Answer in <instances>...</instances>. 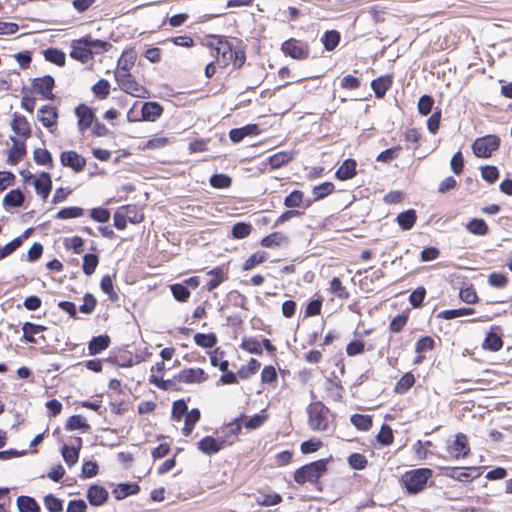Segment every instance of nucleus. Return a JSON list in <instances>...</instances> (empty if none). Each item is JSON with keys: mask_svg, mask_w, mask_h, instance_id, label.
Returning a JSON list of instances; mask_svg holds the SVG:
<instances>
[{"mask_svg": "<svg viewBox=\"0 0 512 512\" xmlns=\"http://www.w3.org/2000/svg\"><path fill=\"white\" fill-rule=\"evenodd\" d=\"M70 56L76 60L81 61L82 63H86L92 59L93 54L89 50L84 39L81 38L73 41Z\"/></svg>", "mask_w": 512, "mask_h": 512, "instance_id": "13", "label": "nucleus"}, {"mask_svg": "<svg viewBox=\"0 0 512 512\" xmlns=\"http://www.w3.org/2000/svg\"><path fill=\"white\" fill-rule=\"evenodd\" d=\"M62 456L66 464L71 467L78 461L79 450L73 446L64 445L62 448Z\"/></svg>", "mask_w": 512, "mask_h": 512, "instance_id": "47", "label": "nucleus"}, {"mask_svg": "<svg viewBox=\"0 0 512 512\" xmlns=\"http://www.w3.org/2000/svg\"><path fill=\"white\" fill-rule=\"evenodd\" d=\"M393 432L389 425L383 424L378 435L377 440L382 445H390L393 442Z\"/></svg>", "mask_w": 512, "mask_h": 512, "instance_id": "57", "label": "nucleus"}, {"mask_svg": "<svg viewBox=\"0 0 512 512\" xmlns=\"http://www.w3.org/2000/svg\"><path fill=\"white\" fill-rule=\"evenodd\" d=\"M334 184L332 182H324L315 186L312 190L314 201L321 200L330 195L334 191Z\"/></svg>", "mask_w": 512, "mask_h": 512, "instance_id": "40", "label": "nucleus"}, {"mask_svg": "<svg viewBox=\"0 0 512 512\" xmlns=\"http://www.w3.org/2000/svg\"><path fill=\"white\" fill-rule=\"evenodd\" d=\"M14 142L13 148L8 155V163L11 165L17 164L25 155L24 143H19L15 138H11Z\"/></svg>", "mask_w": 512, "mask_h": 512, "instance_id": "34", "label": "nucleus"}, {"mask_svg": "<svg viewBox=\"0 0 512 512\" xmlns=\"http://www.w3.org/2000/svg\"><path fill=\"white\" fill-rule=\"evenodd\" d=\"M44 505L49 512H61L63 510L62 501L52 494H49L44 498Z\"/></svg>", "mask_w": 512, "mask_h": 512, "instance_id": "60", "label": "nucleus"}, {"mask_svg": "<svg viewBox=\"0 0 512 512\" xmlns=\"http://www.w3.org/2000/svg\"><path fill=\"white\" fill-rule=\"evenodd\" d=\"M60 161L63 166L72 168L75 172H80L85 168L86 160L75 151H65L61 153Z\"/></svg>", "mask_w": 512, "mask_h": 512, "instance_id": "11", "label": "nucleus"}, {"mask_svg": "<svg viewBox=\"0 0 512 512\" xmlns=\"http://www.w3.org/2000/svg\"><path fill=\"white\" fill-rule=\"evenodd\" d=\"M308 424L314 431H326L330 423V411L322 402L311 403L307 407Z\"/></svg>", "mask_w": 512, "mask_h": 512, "instance_id": "2", "label": "nucleus"}, {"mask_svg": "<svg viewBox=\"0 0 512 512\" xmlns=\"http://www.w3.org/2000/svg\"><path fill=\"white\" fill-rule=\"evenodd\" d=\"M32 86L34 90L44 99L52 100L54 98L52 93L54 87L53 77L47 75L40 78H35L32 82Z\"/></svg>", "mask_w": 512, "mask_h": 512, "instance_id": "10", "label": "nucleus"}, {"mask_svg": "<svg viewBox=\"0 0 512 512\" xmlns=\"http://www.w3.org/2000/svg\"><path fill=\"white\" fill-rule=\"evenodd\" d=\"M281 50L285 55L296 60H305L309 56L308 45L294 38L285 41L281 46Z\"/></svg>", "mask_w": 512, "mask_h": 512, "instance_id": "7", "label": "nucleus"}, {"mask_svg": "<svg viewBox=\"0 0 512 512\" xmlns=\"http://www.w3.org/2000/svg\"><path fill=\"white\" fill-rule=\"evenodd\" d=\"M110 344V338L107 335H100L92 338L88 344V351L90 355H96L107 349Z\"/></svg>", "mask_w": 512, "mask_h": 512, "instance_id": "28", "label": "nucleus"}, {"mask_svg": "<svg viewBox=\"0 0 512 512\" xmlns=\"http://www.w3.org/2000/svg\"><path fill=\"white\" fill-rule=\"evenodd\" d=\"M114 76L119 88L123 92L137 98H150L149 91L139 84L131 74L121 72V74L114 73Z\"/></svg>", "mask_w": 512, "mask_h": 512, "instance_id": "4", "label": "nucleus"}, {"mask_svg": "<svg viewBox=\"0 0 512 512\" xmlns=\"http://www.w3.org/2000/svg\"><path fill=\"white\" fill-rule=\"evenodd\" d=\"M122 209H125L126 210V214H123L121 212H116L114 214V226L119 229V230H122L126 227L127 225V219L130 220V222L132 223H139L142 221L143 219V216L142 215H137L135 213V217H131L130 216V213L132 211H134V208H132L131 206H126V207H123Z\"/></svg>", "mask_w": 512, "mask_h": 512, "instance_id": "15", "label": "nucleus"}, {"mask_svg": "<svg viewBox=\"0 0 512 512\" xmlns=\"http://www.w3.org/2000/svg\"><path fill=\"white\" fill-rule=\"evenodd\" d=\"M259 133V127L256 124H249L241 128L232 129L229 132V137L232 142L239 143L246 136L257 135Z\"/></svg>", "mask_w": 512, "mask_h": 512, "instance_id": "18", "label": "nucleus"}, {"mask_svg": "<svg viewBox=\"0 0 512 512\" xmlns=\"http://www.w3.org/2000/svg\"><path fill=\"white\" fill-rule=\"evenodd\" d=\"M356 161L354 159H346L337 169L335 175L339 180H348L356 174Z\"/></svg>", "mask_w": 512, "mask_h": 512, "instance_id": "23", "label": "nucleus"}, {"mask_svg": "<svg viewBox=\"0 0 512 512\" xmlns=\"http://www.w3.org/2000/svg\"><path fill=\"white\" fill-rule=\"evenodd\" d=\"M83 301L84 303L79 308L80 312L84 314H91L95 310L97 304L95 297L90 293H86L83 297Z\"/></svg>", "mask_w": 512, "mask_h": 512, "instance_id": "63", "label": "nucleus"}, {"mask_svg": "<svg viewBox=\"0 0 512 512\" xmlns=\"http://www.w3.org/2000/svg\"><path fill=\"white\" fill-rule=\"evenodd\" d=\"M502 345L503 341L501 337L497 333L490 332L484 340L483 348L490 351H498L502 348Z\"/></svg>", "mask_w": 512, "mask_h": 512, "instance_id": "42", "label": "nucleus"}, {"mask_svg": "<svg viewBox=\"0 0 512 512\" xmlns=\"http://www.w3.org/2000/svg\"><path fill=\"white\" fill-rule=\"evenodd\" d=\"M34 160L39 165L51 164L52 156L47 149L37 148L34 150Z\"/></svg>", "mask_w": 512, "mask_h": 512, "instance_id": "62", "label": "nucleus"}, {"mask_svg": "<svg viewBox=\"0 0 512 512\" xmlns=\"http://www.w3.org/2000/svg\"><path fill=\"white\" fill-rule=\"evenodd\" d=\"M57 117V112L53 107L43 106L41 109L38 110V120L45 127H52L56 123Z\"/></svg>", "mask_w": 512, "mask_h": 512, "instance_id": "27", "label": "nucleus"}, {"mask_svg": "<svg viewBox=\"0 0 512 512\" xmlns=\"http://www.w3.org/2000/svg\"><path fill=\"white\" fill-rule=\"evenodd\" d=\"M252 226L244 222H238L232 227V236L236 239H243L250 235Z\"/></svg>", "mask_w": 512, "mask_h": 512, "instance_id": "54", "label": "nucleus"}, {"mask_svg": "<svg viewBox=\"0 0 512 512\" xmlns=\"http://www.w3.org/2000/svg\"><path fill=\"white\" fill-rule=\"evenodd\" d=\"M266 260V253L263 251L252 254L243 265V269L248 271L253 269L256 265L263 263Z\"/></svg>", "mask_w": 512, "mask_h": 512, "instance_id": "56", "label": "nucleus"}, {"mask_svg": "<svg viewBox=\"0 0 512 512\" xmlns=\"http://www.w3.org/2000/svg\"><path fill=\"white\" fill-rule=\"evenodd\" d=\"M468 232L478 236H485L489 232L488 225L483 219L473 218L466 224Z\"/></svg>", "mask_w": 512, "mask_h": 512, "instance_id": "30", "label": "nucleus"}, {"mask_svg": "<svg viewBox=\"0 0 512 512\" xmlns=\"http://www.w3.org/2000/svg\"><path fill=\"white\" fill-rule=\"evenodd\" d=\"M24 202V195L19 189L11 190L3 199L5 207H20Z\"/></svg>", "mask_w": 512, "mask_h": 512, "instance_id": "32", "label": "nucleus"}, {"mask_svg": "<svg viewBox=\"0 0 512 512\" xmlns=\"http://www.w3.org/2000/svg\"><path fill=\"white\" fill-rule=\"evenodd\" d=\"M171 292L174 298L180 302H186L190 297V291L184 284H173L171 285Z\"/></svg>", "mask_w": 512, "mask_h": 512, "instance_id": "55", "label": "nucleus"}, {"mask_svg": "<svg viewBox=\"0 0 512 512\" xmlns=\"http://www.w3.org/2000/svg\"><path fill=\"white\" fill-rule=\"evenodd\" d=\"M194 341L198 346H201L204 348H212L216 344L217 339L213 333H209V334L197 333L194 336Z\"/></svg>", "mask_w": 512, "mask_h": 512, "instance_id": "49", "label": "nucleus"}, {"mask_svg": "<svg viewBox=\"0 0 512 512\" xmlns=\"http://www.w3.org/2000/svg\"><path fill=\"white\" fill-rule=\"evenodd\" d=\"M351 423L359 430L367 431L372 426V418L369 415L354 414L351 416Z\"/></svg>", "mask_w": 512, "mask_h": 512, "instance_id": "41", "label": "nucleus"}, {"mask_svg": "<svg viewBox=\"0 0 512 512\" xmlns=\"http://www.w3.org/2000/svg\"><path fill=\"white\" fill-rule=\"evenodd\" d=\"M87 499L93 506H102L108 499V491L100 485H92L87 491Z\"/></svg>", "mask_w": 512, "mask_h": 512, "instance_id": "16", "label": "nucleus"}, {"mask_svg": "<svg viewBox=\"0 0 512 512\" xmlns=\"http://www.w3.org/2000/svg\"><path fill=\"white\" fill-rule=\"evenodd\" d=\"M444 475L460 482H470L474 478L480 476V472L475 467H469L464 469L453 467L446 468Z\"/></svg>", "mask_w": 512, "mask_h": 512, "instance_id": "8", "label": "nucleus"}, {"mask_svg": "<svg viewBox=\"0 0 512 512\" xmlns=\"http://www.w3.org/2000/svg\"><path fill=\"white\" fill-rule=\"evenodd\" d=\"M100 287L101 290L108 295L112 302L118 301L119 296L114 290L113 281L110 275H105L102 277Z\"/></svg>", "mask_w": 512, "mask_h": 512, "instance_id": "39", "label": "nucleus"}, {"mask_svg": "<svg viewBox=\"0 0 512 512\" xmlns=\"http://www.w3.org/2000/svg\"><path fill=\"white\" fill-rule=\"evenodd\" d=\"M241 347L253 354H262V344L254 338H245L242 342Z\"/></svg>", "mask_w": 512, "mask_h": 512, "instance_id": "59", "label": "nucleus"}, {"mask_svg": "<svg viewBox=\"0 0 512 512\" xmlns=\"http://www.w3.org/2000/svg\"><path fill=\"white\" fill-rule=\"evenodd\" d=\"M327 470V460L320 459L298 468L294 473V480L298 484L317 483Z\"/></svg>", "mask_w": 512, "mask_h": 512, "instance_id": "1", "label": "nucleus"}, {"mask_svg": "<svg viewBox=\"0 0 512 512\" xmlns=\"http://www.w3.org/2000/svg\"><path fill=\"white\" fill-rule=\"evenodd\" d=\"M93 94L99 99H106L110 93V83L105 79H100L92 86Z\"/></svg>", "mask_w": 512, "mask_h": 512, "instance_id": "44", "label": "nucleus"}, {"mask_svg": "<svg viewBox=\"0 0 512 512\" xmlns=\"http://www.w3.org/2000/svg\"><path fill=\"white\" fill-rule=\"evenodd\" d=\"M140 487L136 483H121L113 490V495L117 500H122L130 495L138 493Z\"/></svg>", "mask_w": 512, "mask_h": 512, "instance_id": "26", "label": "nucleus"}, {"mask_svg": "<svg viewBox=\"0 0 512 512\" xmlns=\"http://www.w3.org/2000/svg\"><path fill=\"white\" fill-rule=\"evenodd\" d=\"M136 59L137 54L134 50H125L118 60L117 69L114 73L130 74V69L134 66Z\"/></svg>", "mask_w": 512, "mask_h": 512, "instance_id": "17", "label": "nucleus"}, {"mask_svg": "<svg viewBox=\"0 0 512 512\" xmlns=\"http://www.w3.org/2000/svg\"><path fill=\"white\" fill-rule=\"evenodd\" d=\"M431 476L432 471L429 468H418L406 472L402 476V482L408 493L416 494L425 488L426 483Z\"/></svg>", "mask_w": 512, "mask_h": 512, "instance_id": "3", "label": "nucleus"}, {"mask_svg": "<svg viewBox=\"0 0 512 512\" xmlns=\"http://www.w3.org/2000/svg\"><path fill=\"white\" fill-rule=\"evenodd\" d=\"M450 449L455 458L467 456L470 452V448L468 446V439L466 435L462 433L457 434L455 441Z\"/></svg>", "mask_w": 512, "mask_h": 512, "instance_id": "22", "label": "nucleus"}, {"mask_svg": "<svg viewBox=\"0 0 512 512\" xmlns=\"http://www.w3.org/2000/svg\"><path fill=\"white\" fill-rule=\"evenodd\" d=\"M348 463L351 468L356 470H362L367 466V459L360 453H353L348 457Z\"/></svg>", "mask_w": 512, "mask_h": 512, "instance_id": "58", "label": "nucleus"}, {"mask_svg": "<svg viewBox=\"0 0 512 512\" xmlns=\"http://www.w3.org/2000/svg\"><path fill=\"white\" fill-rule=\"evenodd\" d=\"M426 295V290L423 287L416 288L409 296L411 305L418 308L422 305Z\"/></svg>", "mask_w": 512, "mask_h": 512, "instance_id": "64", "label": "nucleus"}, {"mask_svg": "<svg viewBox=\"0 0 512 512\" xmlns=\"http://www.w3.org/2000/svg\"><path fill=\"white\" fill-rule=\"evenodd\" d=\"M304 203V193L300 190L292 191L288 196L284 199V205L291 210L294 208H300Z\"/></svg>", "mask_w": 512, "mask_h": 512, "instance_id": "33", "label": "nucleus"}, {"mask_svg": "<svg viewBox=\"0 0 512 512\" xmlns=\"http://www.w3.org/2000/svg\"><path fill=\"white\" fill-rule=\"evenodd\" d=\"M210 47L215 50L218 62L226 67L233 58V48L223 36H212Z\"/></svg>", "mask_w": 512, "mask_h": 512, "instance_id": "6", "label": "nucleus"}, {"mask_svg": "<svg viewBox=\"0 0 512 512\" xmlns=\"http://www.w3.org/2000/svg\"><path fill=\"white\" fill-rule=\"evenodd\" d=\"M176 378L184 383L200 384L208 379V375L201 368H187L180 371Z\"/></svg>", "mask_w": 512, "mask_h": 512, "instance_id": "9", "label": "nucleus"}, {"mask_svg": "<svg viewBox=\"0 0 512 512\" xmlns=\"http://www.w3.org/2000/svg\"><path fill=\"white\" fill-rule=\"evenodd\" d=\"M83 39L92 54H98L101 52H105L111 46V44L106 41L92 39L91 37H83Z\"/></svg>", "mask_w": 512, "mask_h": 512, "instance_id": "38", "label": "nucleus"}, {"mask_svg": "<svg viewBox=\"0 0 512 512\" xmlns=\"http://www.w3.org/2000/svg\"><path fill=\"white\" fill-rule=\"evenodd\" d=\"M145 121H156L163 113V108L157 102H145L141 109Z\"/></svg>", "mask_w": 512, "mask_h": 512, "instance_id": "20", "label": "nucleus"}, {"mask_svg": "<svg viewBox=\"0 0 512 512\" xmlns=\"http://www.w3.org/2000/svg\"><path fill=\"white\" fill-rule=\"evenodd\" d=\"M225 440L215 439L211 436H206L198 442V449L206 454L213 455L218 453L224 446Z\"/></svg>", "mask_w": 512, "mask_h": 512, "instance_id": "14", "label": "nucleus"}, {"mask_svg": "<svg viewBox=\"0 0 512 512\" xmlns=\"http://www.w3.org/2000/svg\"><path fill=\"white\" fill-rule=\"evenodd\" d=\"M75 114L78 117V127L82 132L88 128H91L97 119L93 111L85 104H80L78 107H76Z\"/></svg>", "mask_w": 512, "mask_h": 512, "instance_id": "12", "label": "nucleus"}, {"mask_svg": "<svg viewBox=\"0 0 512 512\" xmlns=\"http://www.w3.org/2000/svg\"><path fill=\"white\" fill-rule=\"evenodd\" d=\"M44 56L47 61L52 62L58 66H63L65 64V54L56 48H49L45 50Z\"/></svg>", "mask_w": 512, "mask_h": 512, "instance_id": "45", "label": "nucleus"}, {"mask_svg": "<svg viewBox=\"0 0 512 512\" xmlns=\"http://www.w3.org/2000/svg\"><path fill=\"white\" fill-rule=\"evenodd\" d=\"M330 292L341 300H346L350 297V293L342 285V282L338 277H334L330 281Z\"/></svg>", "mask_w": 512, "mask_h": 512, "instance_id": "37", "label": "nucleus"}, {"mask_svg": "<svg viewBox=\"0 0 512 512\" xmlns=\"http://www.w3.org/2000/svg\"><path fill=\"white\" fill-rule=\"evenodd\" d=\"M287 238L280 232H274L261 240V245L266 248L280 246Z\"/></svg>", "mask_w": 512, "mask_h": 512, "instance_id": "46", "label": "nucleus"}, {"mask_svg": "<svg viewBox=\"0 0 512 512\" xmlns=\"http://www.w3.org/2000/svg\"><path fill=\"white\" fill-rule=\"evenodd\" d=\"M200 419V411L198 409H192L188 411L185 415V426L183 428V434L188 436L191 434L195 424Z\"/></svg>", "mask_w": 512, "mask_h": 512, "instance_id": "35", "label": "nucleus"}, {"mask_svg": "<svg viewBox=\"0 0 512 512\" xmlns=\"http://www.w3.org/2000/svg\"><path fill=\"white\" fill-rule=\"evenodd\" d=\"M232 179L226 174H214L210 178V185L217 189L228 188L231 186Z\"/></svg>", "mask_w": 512, "mask_h": 512, "instance_id": "52", "label": "nucleus"}, {"mask_svg": "<svg viewBox=\"0 0 512 512\" xmlns=\"http://www.w3.org/2000/svg\"><path fill=\"white\" fill-rule=\"evenodd\" d=\"M22 330L24 333L23 338L25 339V341H27L29 343H36V340L33 337V334H37V333L43 331L44 327L40 326V325L32 324L30 322H26V323H24Z\"/></svg>", "mask_w": 512, "mask_h": 512, "instance_id": "48", "label": "nucleus"}, {"mask_svg": "<svg viewBox=\"0 0 512 512\" xmlns=\"http://www.w3.org/2000/svg\"><path fill=\"white\" fill-rule=\"evenodd\" d=\"M19 512H40V506L34 498L19 496L16 500Z\"/></svg>", "mask_w": 512, "mask_h": 512, "instance_id": "29", "label": "nucleus"}, {"mask_svg": "<svg viewBox=\"0 0 512 512\" xmlns=\"http://www.w3.org/2000/svg\"><path fill=\"white\" fill-rule=\"evenodd\" d=\"M474 312L472 308H459V309H450L442 311L439 316L443 319L450 320L466 315H470Z\"/></svg>", "mask_w": 512, "mask_h": 512, "instance_id": "53", "label": "nucleus"}, {"mask_svg": "<svg viewBox=\"0 0 512 512\" xmlns=\"http://www.w3.org/2000/svg\"><path fill=\"white\" fill-rule=\"evenodd\" d=\"M340 33L336 30L326 31L322 37V42L327 51H332L339 44Z\"/></svg>", "mask_w": 512, "mask_h": 512, "instance_id": "36", "label": "nucleus"}, {"mask_svg": "<svg viewBox=\"0 0 512 512\" xmlns=\"http://www.w3.org/2000/svg\"><path fill=\"white\" fill-rule=\"evenodd\" d=\"M98 263L99 260L95 254H85L83 257V272L86 275H92L95 272Z\"/></svg>", "mask_w": 512, "mask_h": 512, "instance_id": "50", "label": "nucleus"}, {"mask_svg": "<svg viewBox=\"0 0 512 512\" xmlns=\"http://www.w3.org/2000/svg\"><path fill=\"white\" fill-rule=\"evenodd\" d=\"M416 219V212L413 209L404 211L397 216V222L403 230H410L414 226Z\"/></svg>", "mask_w": 512, "mask_h": 512, "instance_id": "31", "label": "nucleus"}, {"mask_svg": "<svg viewBox=\"0 0 512 512\" xmlns=\"http://www.w3.org/2000/svg\"><path fill=\"white\" fill-rule=\"evenodd\" d=\"M11 126L13 131L21 137L27 138L31 134V127L29 122L24 116L18 113L13 115Z\"/></svg>", "mask_w": 512, "mask_h": 512, "instance_id": "19", "label": "nucleus"}, {"mask_svg": "<svg viewBox=\"0 0 512 512\" xmlns=\"http://www.w3.org/2000/svg\"><path fill=\"white\" fill-rule=\"evenodd\" d=\"M66 430L72 431L77 429H85L88 430L90 428L86 419L81 415H73L69 417L65 425Z\"/></svg>", "mask_w": 512, "mask_h": 512, "instance_id": "43", "label": "nucleus"}, {"mask_svg": "<svg viewBox=\"0 0 512 512\" xmlns=\"http://www.w3.org/2000/svg\"><path fill=\"white\" fill-rule=\"evenodd\" d=\"M83 214L84 210L80 207H66L56 214V218L66 220L81 217Z\"/></svg>", "mask_w": 512, "mask_h": 512, "instance_id": "51", "label": "nucleus"}, {"mask_svg": "<svg viewBox=\"0 0 512 512\" xmlns=\"http://www.w3.org/2000/svg\"><path fill=\"white\" fill-rule=\"evenodd\" d=\"M34 186L36 192L41 195L43 199H46L52 189V180L50 174L47 172L41 173L40 176L35 179Z\"/></svg>", "mask_w": 512, "mask_h": 512, "instance_id": "21", "label": "nucleus"}, {"mask_svg": "<svg viewBox=\"0 0 512 512\" xmlns=\"http://www.w3.org/2000/svg\"><path fill=\"white\" fill-rule=\"evenodd\" d=\"M392 85V76H380L377 79L373 80L371 83V87L377 98H382L386 94L387 90Z\"/></svg>", "mask_w": 512, "mask_h": 512, "instance_id": "24", "label": "nucleus"}, {"mask_svg": "<svg viewBox=\"0 0 512 512\" xmlns=\"http://www.w3.org/2000/svg\"><path fill=\"white\" fill-rule=\"evenodd\" d=\"M500 146V138L496 135H486L484 137L477 138L472 149L477 157L489 158L494 151Z\"/></svg>", "mask_w": 512, "mask_h": 512, "instance_id": "5", "label": "nucleus"}, {"mask_svg": "<svg viewBox=\"0 0 512 512\" xmlns=\"http://www.w3.org/2000/svg\"><path fill=\"white\" fill-rule=\"evenodd\" d=\"M434 105V99L429 95H423L418 101V111L422 115H428Z\"/></svg>", "mask_w": 512, "mask_h": 512, "instance_id": "61", "label": "nucleus"}, {"mask_svg": "<svg viewBox=\"0 0 512 512\" xmlns=\"http://www.w3.org/2000/svg\"><path fill=\"white\" fill-rule=\"evenodd\" d=\"M210 276V280L207 282L206 288L208 291H212L217 288L223 281L227 279V273L222 267H216L207 272Z\"/></svg>", "mask_w": 512, "mask_h": 512, "instance_id": "25", "label": "nucleus"}]
</instances>
